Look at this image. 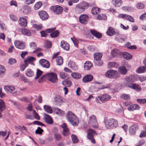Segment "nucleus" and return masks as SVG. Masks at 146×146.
I'll use <instances>...</instances> for the list:
<instances>
[{
	"label": "nucleus",
	"mask_w": 146,
	"mask_h": 146,
	"mask_svg": "<svg viewBox=\"0 0 146 146\" xmlns=\"http://www.w3.org/2000/svg\"><path fill=\"white\" fill-rule=\"evenodd\" d=\"M104 122L106 127L108 129L115 128L118 126L117 121L113 118L105 119Z\"/></svg>",
	"instance_id": "nucleus-2"
},
{
	"label": "nucleus",
	"mask_w": 146,
	"mask_h": 146,
	"mask_svg": "<svg viewBox=\"0 0 146 146\" xmlns=\"http://www.w3.org/2000/svg\"><path fill=\"white\" fill-rule=\"evenodd\" d=\"M88 18V16L86 14L81 15L79 18V21L81 23L86 24Z\"/></svg>",
	"instance_id": "nucleus-14"
},
{
	"label": "nucleus",
	"mask_w": 146,
	"mask_h": 146,
	"mask_svg": "<svg viewBox=\"0 0 146 146\" xmlns=\"http://www.w3.org/2000/svg\"><path fill=\"white\" fill-rule=\"evenodd\" d=\"M127 68L124 67H121L119 68V71L122 74H125L127 73Z\"/></svg>",
	"instance_id": "nucleus-38"
},
{
	"label": "nucleus",
	"mask_w": 146,
	"mask_h": 146,
	"mask_svg": "<svg viewBox=\"0 0 146 146\" xmlns=\"http://www.w3.org/2000/svg\"><path fill=\"white\" fill-rule=\"evenodd\" d=\"M28 64H22L20 66V70L22 71H23L28 66Z\"/></svg>",
	"instance_id": "nucleus-58"
},
{
	"label": "nucleus",
	"mask_w": 146,
	"mask_h": 146,
	"mask_svg": "<svg viewBox=\"0 0 146 146\" xmlns=\"http://www.w3.org/2000/svg\"><path fill=\"white\" fill-rule=\"evenodd\" d=\"M69 130L68 128H66L63 129L62 132V134L64 136H68L69 134Z\"/></svg>",
	"instance_id": "nucleus-48"
},
{
	"label": "nucleus",
	"mask_w": 146,
	"mask_h": 146,
	"mask_svg": "<svg viewBox=\"0 0 146 146\" xmlns=\"http://www.w3.org/2000/svg\"><path fill=\"white\" fill-rule=\"evenodd\" d=\"M102 56V54L101 53H96L94 55V58L95 60H98L101 59Z\"/></svg>",
	"instance_id": "nucleus-40"
},
{
	"label": "nucleus",
	"mask_w": 146,
	"mask_h": 146,
	"mask_svg": "<svg viewBox=\"0 0 146 146\" xmlns=\"http://www.w3.org/2000/svg\"><path fill=\"white\" fill-rule=\"evenodd\" d=\"M44 119L45 121L49 124H52L53 121L51 117L48 115L46 113L44 114Z\"/></svg>",
	"instance_id": "nucleus-16"
},
{
	"label": "nucleus",
	"mask_w": 146,
	"mask_h": 146,
	"mask_svg": "<svg viewBox=\"0 0 146 146\" xmlns=\"http://www.w3.org/2000/svg\"><path fill=\"white\" fill-rule=\"evenodd\" d=\"M146 71V66H145L139 67L136 70V72L139 74L145 72Z\"/></svg>",
	"instance_id": "nucleus-27"
},
{
	"label": "nucleus",
	"mask_w": 146,
	"mask_h": 146,
	"mask_svg": "<svg viewBox=\"0 0 146 146\" xmlns=\"http://www.w3.org/2000/svg\"><path fill=\"white\" fill-rule=\"evenodd\" d=\"M66 118L68 121L74 126H77L79 123V120L76 116L70 111L67 113Z\"/></svg>",
	"instance_id": "nucleus-1"
},
{
	"label": "nucleus",
	"mask_w": 146,
	"mask_h": 146,
	"mask_svg": "<svg viewBox=\"0 0 146 146\" xmlns=\"http://www.w3.org/2000/svg\"><path fill=\"white\" fill-rule=\"evenodd\" d=\"M121 54V52L119 50L116 49L113 50L111 52V54L113 57H118Z\"/></svg>",
	"instance_id": "nucleus-24"
},
{
	"label": "nucleus",
	"mask_w": 146,
	"mask_h": 146,
	"mask_svg": "<svg viewBox=\"0 0 146 146\" xmlns=\"http://www.w3.org/2000/svg\"><path fill=\"white\" fill-rule=\"evenodd\" d=\"M10 17L11 19L13 21H16L17 20V19L16 16L13 15H10Z\"/></svg>",
	"instance_id": "nucleus-63"
},
{
	"label": "nucleus",
	"mask_w": 146,
	"mask_h": 146,
	"mask_svg": "<svg viewBox=\"0 0 146 146\" xmlns=\"http://www.w3.org/2000/svg\"><path fill=\"white\" fill-rule=\"evenodd\" d=\"M115 39L117 42L123 43L124 42L127 41V37L124 36L121 37H116Z\"/></svg>",
	"instance_id": "nucleus-36"
},
{
	"label": "nucleus",
	"mask_w": 146,
	"mask_h": 146,
	"mask_svg": "<svg viewBox=\"0 0 146 146\" xmlns=\"http://www.w3.org/2000/svg\"><path fill=\"white\" fill-rule=\"evenodd\" d=\"M93 79V76L90 74L86 75L82 79L83 81L85 83L91 81Z\"/></svg>",
	"instance_id": "nucleus-23"
},
{
	"label": "nucleus",
	"mask_w": 146,
	"mask_h": 146,
	"mask_svg": "<svg viewBox=\"0 0 146 146\" xmlns=\"http://www.w3.org/2000/svg\"><path fill=\"white\" fill-rule=\"evenodd\" d=\"M42 4L40 2H37L35 5V9H39L42 6Z\"/></svg>",
	"instance_id": "nucleus-62"
},
{
	"label": "nucleus",
	"mask_w": 146,
	"mask_h": 146,
	"mask_svg": "<svg viewBox=\"0 0 146 146\" xmlns=\"http://www.w3.org/2000/svg\"><path fill=\"white\" fill-rule=\"evenodd\" d=\"M128 87L135 90L137 92H139L141 90L140 86L136 84H128Z\"/></svg>",
	"instance_id": "nucleus-17"
},
{
	"label": "nucleus",
	"mask_w": 146,
	"mask_h": 146,
	"mask_svg": "<svg viewBox=\"0 0 146 146\" xmlns=\"http://www.w3.org/2000/svg\"><path fill=\"white\" fill-rule=\"evenodd\" d=\"M94 62L96 65L98 66H102L103 64V61L101 59L98 60H95Z\"/></svg>",
	"instance_id": "nucleus-50"
},
{
	"label": "nucleus",
	"mask_w": 146,
	"mask_h": 146,
	"mask_svg": "<svg viewBox=\"0 0 146 146\" xmlns=\"http://www.w3.org/2000/svg\"><path fill=\"white\" fill-rule=\"evenodd\" d=\"M5 69L4 66L0 65V78L3 77L5 75Z\"/></svg>",
	"instance_id": "nucleus-35"
},
{
	"label": "nucleus",
	"mask_w": 146,
	"mask_h": 146,
	"mask_svg": "<svg viewBox=\"0 0 146 146\" xmlns=\"http://www.w3.org/2000/svg\"><path fill=\"white\" fill-rule=\"evenodd\" d=\"M68 66L74 70H76L78 69V67L75 63L72 61H70L68 64Z\"/></svg>",
	"instance_id": "nucleus-26"
},
{
	"label": "nucleus",
	"mask_w": 146,
	"mask_h": 146,
	"mask_svg": "<svg viewBox=\"0 0 146 146\" xmlns=\"http://www.w3.org/2000/svg\"><path fill=\"white\" fill-rule=\"evenodd\" d=\"M52 9L54 13L57 14H60L63 11L62 8L59 5L53 7Z\"/></svg>",
	"instance_id": "nucleus-13"
},
{
	"label": "nucleus",
	"mask_w": 146,
	"mask_h": 146,
	"mask_svg": "<svg viewBox=\"0 0 146 146\" xmlns=\"http://www.w3.org/2000/svg\"><path fill=\"white\" fill-rule=\"evenodd\" d=\"M63 98L60 96H57L55 98L56 102L58 103L60 105H61L63 102Z\"/></svg>",
	"instance_id": "nucleus-43"
},
{
	"label": "nucleus",
	"mask_w": 146,
	"mask_h": 146,
	"mask_svg": "<svg viewBox=\"0 0 146 146\" xmlns=\"http://www.w3.org/2000/svg\"><path fill=\"white\" fill-rule=\"evenodd\" d=\"M25 74L28 77H31L34 75V73L32 70L30 69H28L25 72Z\"/></svg>",
	"instance_id": "nucleus-42"
},
{
	"label": "nucleus",
	"mask_w": 146,
	"mask_h": 146,
	"mask_svg": "<svg viewBox=\"0 0 146 146\" xmlns=\"http://www.w3.org/2000/svg\"><path fill=\"white\" fill-rule=\"evenodd\" d=\"M90 32L92 35L98 38H100L102 36V35L101 33L97 32L94 29L91 30Z\"/></svg>",
	"instance_id": "nucleus-22"
},
{
	"label": "nucleus",
	"mask_w": 146,
	"mask_h": 146,
	"mask_svg": "<svg viewBox=\"0 0 146 146\" xmlns=\"http://www.w3.org/2000/svg\"><path fill=\"white\" fill-rule=\"evenodd\" d=\"M89 6V4L86 2H82L76 5V7L78 11L80 13L84 12L87 7Z\"/></svg>",
	"instance_id": "nucleus-4"
},
{
	"label": "nucleus",
	"mask_w": 146,
	"mask_h": 146,
	"mask_svg": "<svg viewBox=\"0 0 146 146\" xmlns=\"http://www.w3.org/2000/svg\"><path fill=\"white\" fill-rule=\"evenodd\" d=\"M136 7L138 9H141L144 8V5L141 3H139L137 4Z\"/></svg>",
	"instance_id": "nucleus-54"
},
{
	"label": "nucleus",
	"mask_w": 146,
	"mask_h": 146,
	"mask_svg": "<svg viewBox=\"0 0 146 146\" xmlns=\"http://www.w3.org/2000/svg\"><path fill=\"white\" fill-rule=\"evenodd\" d=\"M55 110L56 113L60 115H62L64 113V111L58 108H55Z\"/></svg>",
	"instance_id": "nucleus-52"
},
{
	"label": "nucleus",
	"mask_w": 146,
	"mask_h": 146,
	"mask_svg": "<svg viewBox=\"0 0 146 146\" xmlns=\"http://www.w3.org/2000/svg\"><path fill=\"white\" fill-rule=\"evenodd\" d=\"M138 128V125H134L131 126L129 128V132L131 135H134L136 131Z\"/></svg>",
	"instance_id": "nucleus-19"
},
{
	"label": "nucleus",
	"mask_w": 146,
	"mask_h": 146,
	"mask_svg": "<svg viewBox=\"0 0 146 146\" xmlns=\"http://www.w3.org/2000/svg\"><path fill=\"white\" fill-rule=\"evenodd\" d=\"M71 76L74 79H78L81 77V74L78 73L73 72L71 74Z\"/></svg>",
	"instance_id": "nucleus-39"
},
{
	"label": "nucleus",
	"mask_w": 146,
	"mask_h": 146,
	"mask_svg": "<svg viewBox=\"0 0 146 146\" xmlns=\"http://www.w3.org/2000/svg\"><path fill=\"white\" fill-rule=\"evenodd\" d=\"M111 98L110 96L107 94H104L101 96H98L96 98V101L98 102V99H99L102 102H106L110 100Z\"/></svg>",
	"instance_id": "nucleus-8"
},
{
	"label": "nucleus",
	"mask_w": 146,
	"mask_h": 146,
	"mask_svg": "<svg viewBox=\"0 0 146 146\" xmlns=\"http://www.w3.org/2000/svg\"><path fill=\"white\" fill-rule=\"evenodd\" d=\"M71 84V82L70 80H64L62 82V84L66 87H70Z\"/></svg>",
	"instance_id": "nucleus-44"
},
{
	"label": "nucleus",
	"mask_w": 146,
	"mask_h": 146,
	"mask_svg": "<svg viewBox=\"0 0 146 146\" xmlns=\"http://www.w3.org/2000/svg\"><path fill=\"white\" fill-rule=\"evenodd\" d=\"M88 123L93 127L96 128L98 127V123L96 116L92 115L89 117Z\"/></svg>",
	"instance_id": "nucleus-5"
},
{
	"label": "nucleus",
	"mask_w": 146,
	"mask_h": 146,
	"mask_svg": "<svg viewBox=\"0 0 146 146\" xmlns=\"http://www.w3.org/2000/svg\"><path fill=\"white\" fill-rule=\"evenodd\" d=\"M42 27L41 24L37 25L36 24H34L33 25V28L37 30H40Z\"/></svg>",
	"instance_id": "nucleus-49"
},
{
	"label": "nucleus",
	"mask_w": 146,
	"mask_h": 146,
	"mask_svg": "<svg viewBox=\"0 0 146 146\" xmlns=\"http://www.w3.org/2000/svg\"><path fill=\"white\" fill-rule=\"evenodd\" d=\"M16 62L17 61L15 59L11 58L9 59L8 62L10 64L12 65L16 63Z\"/></svg>",
	"instance_id": "nucleus-59"
},
{
	"label": "nucleus",
	"mask_w": 146,
	"mask_h": 146,
	"mask_svg": "<svg viewBox=\"0 0 146 146\" xmlns=\"http://www.w3.org/2000/svg\"><path fill=\"white\" fill-rule=\"evenodd\" d=\"M92 66V64L89 61H86L84 64V68L85 70H88Z\"/></svg>",
	"instance_id": "nucleus-31"
},
{
	"label": "nucleus",
	"mask_w": 146,
	"mask_h": 146,
	"mask_svg": "<svg viewBox=\"0 0 146 146\" xmlns=\"http://www.w3.org/2000/svg\"><path fill=\"white\" fill-rule=\"evenodd\" d=\"M113 3L115 7H119L121 5L122 1L121 0H112Z\"/></svg>",
	"instance_id": "nucleus-45"
},
{
	"label": "nucleus",
	"mask_w": 146,
	"mask_h": 146,
	"mask_svg": "<svg viewBox=\"0 0 146 146\" xmlns=\"http://www.w3.org/2000/svg\"><path fill=\"white\" fill-rule=\"evenodd\" d=\"M18 22L19 24L22 27H25L27 25V20L23 18H20Z\"/></svg>",
	"instance_id": "nucleus-25"
},
{
	"label": "nucleus",
	"mask_w": 146,
	"mask_h": 146,
	"mask_svg": "<svg viewBox=\"0 0 146 146\" xmlns=\"http://www.w3.org/2000/svg\"><path fill=\"white\" fill-rule=\"evenodd\" d=\"M42 72L38 69L37 70L36 76L35 79H37L42 75Z\"/></svg>",
	"instance_id": "nucleus-47"
},
{
	"label": "nucleus",
	"mask_w": 146,
	"mask_h": 146,
	"mask_svg": "<svg viewBox=\"0 0 146 146\" xmlns=\"http://www.w3.org/2000/svg\"><path fill=\"white\" fill-rule=\"evenodd\" d=\"M87 138L90 140L93 143H95L96 141L93 137L94 135H96L97 133L94 130L92 129H89L87 130Z\"/></svg>",
	"instance_id": "nucleus-6"
},
{
	"label": "nucleus",
	"mask_w": 146,
	"mask_h": 146,
	"mask_svg": "<svg viewBox=\"0 0 146 146\" xmlns=\"http://www.w3.org/2000/svg\"><path fill=\"white\" fill-rule=\"evenodd\" d=\"M116 64V63L115 62H111L108 64V66L109 68H111L115 67Z\"/></svg>",
	"instance_id": "nucleus-64"
},
{
	"label": "nucleus",
	"mask_w": 146,
	"mask_h": 146,
	"mask_svg": "<svg viewBox=\"0 0 146 146\" xmlns=\"http://www.w3.org/2000/svg\"><path fill=\"white\" fill-rule=\"evenodd\" d=\"M128 15L125 14H120L117 16V17L122 19H125L127 20Z\"/></svg>",
	"instance_id": "nucleus-53"
},
{
	"label": "nucleus",
	"mask_w": 146,
	"mask_h": 146,
	"mask_svg": "<svg viewBox=\"0 0 146 146\" xmlns=\"http://www.w3.org/2000/svg\"><path fill=\"white\" fill-rule=\"evenodd\" d=\"M105 76L110 78L116 79L120 76V74L117 71L110 70L106 72Z\"/></svg>",
	"instance_id": "nucleus-3"
},
{
	"label": "nucleus",
	"mask_w": 146,
	"mask_h": 146,
	"mask_svg": "<svg viewBox=\"0 0 146 146\" xmlns=\"http://www.w3.org/2000/svg\"><path fill=\"white\" fill-rule=\"evenodd\" d=\"M106 15L104 14H102L101 15H99L98 16L96 17V19L99 20L104 19H106Z\"/></svg>",
	"instance_id": "nucleus-51"
},
{
	"label": "nucleus",
	"mask_w": 146,
	"mask_h": 146,
	"mask_svg": "<svg viewBox=\"0 0 146 146\" xmlns=\"http://www.w3.org/2000/svg\"><path fill=\"white\" fill-rule=\"evenodd\" d=\"M22 11L23 13L27 14L29 13L31 10L29 6L27 5H24L22 9Z\"/></svg>",
	"instance_id": "nucleus-28"
},
{
	"label": "nucleus",
	"mask_w": 146,
	"mask_h": 146,
	"mask_svg": "<svg viewBox=\"0 0 146 146\" xmlns=\"http://www.w3.org/2000/svg\"><path fill=\"white\" fill-rule=\"evenodd\" d=\"M33 114L35 118L37 120H39L40 117L38 114L36 112V111L33 110Z\"/></svg>",
	"instance_id": "nucleus-56"
},
{
	"label": "nucleus",
	"mask_w": 146,
	"mask_h": 146,
	"mask_svg": "<svg viewBox=\"0 0 146 146\" xmlns=\"http://www.w3.org/2000/svg\"><path fill=\"white\" fill-rule=\"evenodd\" d=\"M15 89L14 86H7L4 87V89L5 91L8 93H12Z\"/></svg>",
	"instance_id": "nucleus-18"
},
{
	"label": "nucleus",
	"mask_w": 146,
	"mask_h": 146,
	"mask_svg": "<svg viewBox=\"0 0 146 146\" xmlns=\"http://www.w3.org/2000/svg\"><path fill=\"white\" fill-rule=\"evenodd\" d=\"M39 62L41 65L44 67L48 68L50 66V64L49 62L45 59H40Z\"/></svg>",
	"instance_id": "nucleus-11"
},
{
	"label": "nucleus",
	"mask_w": 146,
	"mask_h": 146,
	"mask_svg": "<svg viewBox=\"0 0 146 146\" xmlns=\"http://www.w3.org/2000/svg\"><path fill=\"white\" fill-rule=\"evenodd\" d=\"M60 77L62 79H64L67 76L66 74L64 72H61L60 74Z\"/></svg>",
	"instance_id": "nucleus-57"
},
{
	"label": "nucleus",
	"mask_w": 146,
	"mask_h": 146,
	"mask_svg": "<svg viewBox=\"0 0 146 146\" xmlns=\"http://www.w3.org/2000/svg\"><path fill=\"white\" fill-rule=\"evenodd\" d=\"M137 101L140 103L144 104L146 103V99H139L137 100Z\"/></svg>",
	"instance_id": "nucleus-61"
},
{
	"label": "nucleus",
	"mask_w": 146,
	"mask_h": 146,
	"mask_svg": "<svg viewBox=\"0 0 146 146\" xmlns=\"http://www.w3.org/2000/svg\"><path fill=\"white\" fill-rule=\"evenodd\" d=\"M43 131V130L40 127H38L35 131V133L36 134H41Z\"/></svg>",
	"instance_id": "nucleus-60"
},
{
	"label": "nucleus",
	"mask_w": 146,
	"mask_h": 146,
	"mask_svg": "<svg viewBox=\"0 0 146 146\" xmlns=\"http://www.w3.org/2000/svg\"><path fill=\"white\" fill-rule=\"evenodd\" d=\"M100 10V8L96 7H94L92 9L91 12L92 14L95 15L99 13Z\"/></svg>",
	"instance_id": "nucleus-32"
},
{
	"label": "nucleus",
	"mask_w": 146,
	"mask_h": 146,
	"mask_svg": "<svg viewBox=\"0 0 146 146\" xmlns=\"http://www.w3.org/2000/svg\"><path fill=\"white\" fill-rule=\"evenodd\" d=\"M60 46L66 50H68L69 48V45L66 41L64 40L62 41L60 43Z\"/></svg>",
	"instance_id": "nucleus-21"
},
{
	"label": "nucleus",
	"mask_w": 146,
	"mask_h": 146,
	"mask_svg": "<svg viewBox=\"0 0 146 146\" xmlns=\"http://www.w3.org/2000/svg\"><path fill=\"white\" fill-rule=\"evenodd\" d=\"M139 106L137 104H132L128 107V110L132 111L135 110H138L139 109Z\"/></svg>",
	"instance_id": "nucleus-29"
},
{
	"label": "nucleus",
	"mask_w": 146,
	"mask_h": 146,
	"mask_svg": "<svg viewBox=\"0 0 146 146\" xmlns=\"http://www.w3.org/2000/svg\"><path fill=\"white\" fill-rule=\"evenodd\" d=\"M6 108L5 102L2 99H0V111H2Z\"/></svg>",
	"instance_id": "nucleus-41"
},
{
	"label": "nucleus",
	"mask_w": 146,
	"mask_h": 146,
	"mask_svg": "<svg viewBox=\"0 0 146 146\" xmlns=\"http://www.w3.org/2000/svg\"><path fill=\"white\" fill-rule=\"evenodd\" d=\"M21 33L24 35L27 36H30L31 35V32L30 30L26 28H24L21 29Z\"/></svg>",
	"instance_id": "nucleus-34"
},
{
	"label": "nucleus",
	"mask_w": 146,
	"mask_h": 146,
	"mask_svg": "<svg viewBox=\"0 0 146 146\" xmlns=\"http://www.w3.org/2000/svg\"><path fill=\"white\" fill-rule=\"evenodd\" d=\"M35 58L34 57L31 56L26 58L24 60V63L28 64V63L33 65L34 62L35 60Z\"/></svg>",
	"instance_id": "nucleus-15"
},
{
	"label": "nucleus",
	"mask_w": 146,
	"mask_h": 146,
	"mask_svg": "<svg viewBox=\"0 0 146 146\" xmlns=\"http://www.w3.org/2000/svg\"><path fill=\"white\" fill-rule=\"evenodd\" d=\"M144 130L142 131L139 135L140 138L144 137L146 136V126L143 127Z\"/></svg>",
	"instance_id": "nucleus-46"
},
{
	"label": "nucleus",
	"mask_w": 146,
	"mask_h": 146,
	"mask_svg": "<svg viewBox=\"0 0 146 146\" xmlns=\"http://www.w3.org/2000/svg\"><path fill=\"white\" fill-rule=\"evenodd\" d=\"M56 62L57 65H61L63 62V58L61 56L57 57L56 58Z\"/></svg>",
	"instance_id": "nucleus-33"
},
{
	"label": "nucleus",
	"mask_w": 146,
	"mask_h": 146,
	"mask_svg": "<svg viewBox=\"0 0 146 146\" xmlns=\"http://www.w3.org/2000/svg\"><path fill=\"white\" fill-rule=\"evenodd\" d=\"M14 44L16 48L19 49H23L25 47L24 43L21 41H15L14 42Z\"/></svg>",
	"instance_id": "nucleus-12"
},
{
	"label": "nucleus",
	"mask_w": 146,
	"mask_h": 146,
	"mask_svg": "<svg viewBox=\"0 0 146 146\" xmlns=\"http://www.w3.org/2000/svg\"><path fill=\"white\" fill-rule=\"evenodd\" d=\"M43 108L44 110L47 113H52V110L50 106L47 105H44L43 106Z\"/></svg>",
	"instance_id": "nucleus-37"
},
{
	"label": "nucleus",
	"mask_w": 146,
	"mask_h": 146,
	"mask_svg": "<svg viewBox=\"0 0 146 146\" xmlns=\"http://www.w3.org/2000/svg\"><path fill=\"white\" fill-rule=\"evenodd\" d=\"M40 18L42 20L47 19L48 18V14L44 11H40L38 12Z\"/></svg>",
	"instance_id": "nucleus-10"
},
{
	"label": "nucleus",
	"mask_w": 146,
	"mask_h": 146,
	"mask_svg": "<svg viewBox=\"0 0 146 146\" xmlns=\"http://www.w3.org/2000/svg\"><path fill=\"white\" fill-rule=\"evenodd\" d=\"M57 77L54 73L51 72L48 73V80L52 82L55 83L57 81Z\"/></svg>",
	"instance_id": "nucleus-9"
},
{
	"label": "nucleus",
	"mask_w": 146,
	"mask_h": 146,
	"mask_svg": "<svg viewBox=\"0 0 146 146\" xmlns=\"http://www.w3.org/2000/svg\"><path fill=\"white\" fill-rule=\"evenodd\" d=\"M54 138L56 141H60L62 139V137L60 134L57 132L54 133Z\"/></svg>",
	"instance_id": "nucleus-30"
},
{
	"label": "nucleus",
	"mask_w": 146,
	"mask_h": 146,
	"mask_svg": "<svg viewBox=\"0 0 146 146\" xmlns=\"http://www.w3.org/2000/svg\"><path fill=\"white\" fill-rule=\"evenodd\" d=\"M56 30L55 27L46 30L47 33H51L50 36L52 38H55L57 37L59 34V32L58 30L54 31Z\"/></svg>",
	"instance_id": "nucleus-7"
},
{
	"label": "nucleus",
	"mask_w": 146,
	"mask_h": 146,
	"mask_svg": "<svg viewBox=\"0 0 146 146\" xmlns=\"http://www.w3.org/2000/svg\"><path fill=\"white\" fill-rule=\"evenodd\" d=\"M106 33L107 35L111 36L118 34V32L115 31L111 27H110L108 28Z\"/></svg>",
	"instance_id": "nucleus-20"
},
{
	"label": "nucleus",
	"mask_w": 146,
	"mask_h": 146,
	"mask_svg": "<svg viewBox=\"0 0 146 146\" xmlns=\"http://www.w3.org/2000/svg\"><path fill=\"white\" fill-rule=\"evenodd\" d=\"M71 137L73 143H77L78 142V140L76 135H71Z\"/></svg>",
	"instance_id": "nucleus-55"
}]
</instances>
